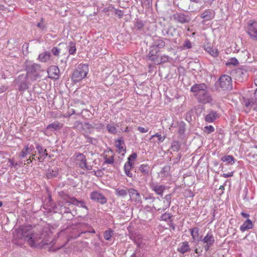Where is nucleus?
<instances>
[{
    "label": "nucleus",
    "instance_id": "nucleus-61",
    "mask_svg": "<svg viewBox=\"0 0 257 257\" xmlns=\"http://www.w3.org/2000/svg\"><path fill=\"white\" fill-rule=\"evenodd\" d=\"M142 3L146 8H149L152 5V0H143Z\"/></svg>",
    "mask_w": 257,
    "mask_h": 257
},
{
    "label": "nucleus",
    "instance_id": "nucleus-42",
    "mask_svg": "<svg viewBox=\"0 0 257 257\" xmlns=\"http://www.w3.org/2000/svg\"><path fill=\"white\" fill-rule=\"evenodd\" d=\"M139 170L144 175H148L150 171V167L148 165H141L139 168Z\"/></svg>",
    "mask_w": 257,
    "mask_h": 257
},
{
    "label": "nucleus",
    "instance_id": "nucleus-21",
    "mask_svg": "<svg viewBox=\"0 0 257 257\" xmlns=\"http://www.w3.org/2000/svg\"><path fill=\"white\" fill-rule=\"evenodd\" d=\"M76 159L78 166L82 169L87 163L85 156L82 153H79L76 156Z\"/></svg>",
    "mask_w": 257,
    "mask_h": 257
},
{
    "label": "nucleus",
    "instance_id": "nucleus-10",
    "mask_svg": "<svg viewBox=\"0 0 257 257\" xmlns=\"http://www.w3.org/2000/svg\"><path fill=\"white\" fill-rule=\"evenodd\" d=\"M146 200L152 199L153 203V208L157 211H161V212L165 211L168 208H164V204L159 197H152L151 196L145 198Z\"/></svg>",
    "mask_w": 257,
    "mask_h": 257
},
{
    "label": "nucleus",
    "instance_id": "nucleus-31",
    "mask_svg": "<svg viewBox=\"0 0 257 257\" xmlns=\"http://www.w3.org/2000/svg\"><path fill=\"white\" fill-rule=\"evenodd\" d=\"M133 167L132 162H127L125 163L124 166V170L125 174L129 177H133V173L131 172L130 170Z\"/></svg>",
    "mask_w": 257,
    "mask_h": 257
},
{
    "label": "nucleus",
    "instance_id": "nucleus-51",
    "mask_svg": "<svg viewBox=\"0 0 257 257\" xmlns=\"http://www.w3.org/2000/svg\"><path fill=\"white\" fill-rule=\"evenodd\" d=\"M106 128L109 133L112 134H115L117 133V130L116 127L110 124H108L106 125Z\"/></svg>",
    "mask_w": 257,
    "mask_h": 257
},
{
    "label": "nucleus",
    "instance_id": "nucleus-26",
    "mask_svg": "<svg viewBox=\"0 0 257 257\" xmlns=\"http://www.w3.org/2000/svg\"><path fill=\"white\" fill-rule=\"evenodd\" d=\"M199 229L197 227H195L190 229L191 235L192 236V237L194 240H197L198 241H200L202 238V236H199Z\"/></svg>",
    "mask_w": 257,
    "mask_h": 257
},
{
    "label": "nucleus",
    "instance_id": "nucleus-23",
    "mask_svg": "<svg viewBox=\"0 0 257 257\" xmlns=\"http://www.w3.org/2000/svg\"><path fill=\"white\" fill-rule=\"evenodd\" d=\"M200 241H201L204 244L213 245L215 242V238L211 232H208L206 235L203 238H202Z\"/></svg>",
    "mask_w": 257,
    "mask_h": 257
},
{
    "label": "nucleus",
    "instance_id": "nucleus-28",
    "mask_svg": "<svg viewBox=\"0 0 257 257\" xmlns=\"http://www.w3.org/2000/svg\"><path fill=\"white\" fill-rule=\"evenodd\" d=\"M34 146L31 145L30 147L28 145L25 147V148L22 150L20 156L22 158H24L26 157L28 154L31 153L34 150Z\"/></svg>",
    "mask_w": 257,
    "mask_h": 257
},
{
    "label": "nucleus",
    "instance_id": "nucleus-35",
    "mask_svg": "<svg viewBox=\"0 0 257 257\" xmlns=\"http://www.w3.org/2000/svg\"><path fill=\"white\" fill-rule=\"evenodd\" d=\"M172 198V195L171 194L166 195L164 197V200L163 201L164 204V208H169L170 206L171 201Z\"/></svg>",
    "mask_w": 257,
    "mask_h": 257
},
{
    "label": "nucleus",
    "instance_id": "nucleus-5",
    "mask_svg": "<svg viewBox=\"0 0 257 257\" xmlns=\"http://www.w3.org/2000/svg\"><path fill=\"white\" fill-rule=\"evenodd\" d=\"M172 18L175 22L181 24H188L191 21V16L183 12H176L173 14Z\"/></svg>",
    "mask_w": 257,
    "mask_h": 257
},
{
    "label": "nucleus",
    "instance_id": "nucleus-36",
    "mask_svg": "<svg viewBox=\"0 0 257 257\" xmlns=\"http://www.w3.org/2000/svg\"><path fill=\"white\" fill-rule=\"evenodd\" d=\"M177 30L175 28L170 26L166 32V36L169 38H172L177 34Z\"/></svg>",
    "mask_w": 257,
    "mask_h": 257
},
{
    "label": "nucleus",
    "instance_id": "nucleus-19",
    "mask_svg": "<svg viewBox=\"0 0 257 257\" xmlns=\"http://www.w3.org/2000/svg\"><path fill=\"white\" fill-rule=\"evenodd\" d=\"M166 45L165 41L160 37H156L154 39L152 46L160 50L163 48Z\"/></svg>",
    "mask_w": 257,
    "mask_h": 257
},
{
    "label": "nucleus",
    "instance_id": "nucleus-11",
    "mask_svg": "<svg viewBox=\"0 0 257 257\" xmlns=\"http://www.w3.org/2000/svg\"><path fill=\"white\" fill-rule=\"evenodd\" d=\"M198 101L202 103H207L211 101V98L208 91L205 89L195 94Z\"/></svg>",
    "mask_w": 257,
    "mask_h": 257
},
{
    "label": "nucleus",
    "instance_id": "nucleus-2",
    "mask_svg": "<svg viewBox=\"0 0 257 257\" xmlns=\"http://www.w3.org/2000/svg\"><path fill=\"white\" fill-rule=\"evenodd\" d=\"M44 234H39L36 233H31L30 236H28L27 241L32 247H36L39 248L43 247L45 245L50 244L51 241H49L47 239L45 238Z\"/></svg>",
    "mask_w": 257,
    "mask_h": 257
},
{
    "label": "nucleus",
    "instance_id": "nucleus-7",
    "mask_svg": "<svg viewBox=\"0 0 257 257\" xmlns=\"http://www.w3.org/2000/svg\"><path fill=\"white\" fill-rule=\"evenodd\" d=\"M247 33L252 40L257 41V22L250 21L248 22Z\"/></svg>",
    "mask_w": 257,
    "mask_h": 257
},
{
    "label": "nucleus",
    "instance_id": "nucleus-50",
    "mask_svg": "<svg viewBox=\"0 0 257 257\" xmlns=\"http://www.w3.org/2000/svg\"><path fill=\"white\" fill-rule=\"evenodd\" d=\"M178 127V133L180 135L184 134L185 131V123L182 121L179 123Z\"/></svg>",
    "mask_w": 257,
    "mask_h": 257
},
{
    "label": "nucleus",
    "instance_id": "nucleus-53",
    "mask_svg": "<svg viewBox=\"0 0 257 257\" xmlns=\"http://www.w3.org/2000/svg\"><path fill=\"white\" fill-rule=\"evenodd\" d=\"M112 230H106L104 232V238L107 240H108L110 239V238L112 236Z\"/></svg>",
    "mask_w": 257,
    "mask_h": 257
},
{
    "label": "nucleus",
    "instance_id": "nucleus-40",
    "mask_svg": "<svg viewBox=\"0 0 257 257\" xmlns=\"http://www.w3.org/2000/svg\"><path fill=\"white\" fill-rule=\"evenodd\" d=\"M221 161L225 162H227L230 165H232L234 163L235 159L232 156H225L221 158Z\"/></svg>",
    "mask_w": 257,
    "mask_h": 257
},
{
    "label": "nucleus",
    "instance_id": "nucleus-30",
    "mask_svg": "<svg viewBox=\"0 0 257 257\" xmlns=\"http://www.w3.org/2000/svg\"><path fill=\"white\" fill-rule=\"evenodd\" d=\"M124 145V142L122 138L118 139L115 141V146L118 149L119 153H121L122 151L125 152V149L123 148Z\"/></svg>",
    "mask_w": 257,
    "mask_h": 257
},
{
    "label": "nucleus",
    "instance_id": "nucleus-55",
    "mask_svg": "<svg viewBox=\"0 0 257 257\" xmlns=\"http://www.w3.org/2000/svg\"><path fill=\"white\" fill-rule=\"evenodd\" d=\"M89 227L90 228V230L82 231L81 232V233H80L78 234V236H81V234H83L87 235V234H89V233H95V231L93 228L90 227V226Z\"/></svg>",
    "mask_w": 257,
    "mask_h": 257
},
{
    "label": "nucleus",
    "instance_id": "nucleus-38",
    "mask_svg": "<svg viewBox=\"0 0 257 257\" xmlns=\"http://www.w3.org/2000/svg\"><path fill=\"white\" fill-rule=\"evenodd\" d=\"M36 149L38 152V153L40 155H43L45 156H47L48 154L47 153V149H44L41 145L40 144H36Z\"/></svg>",
    "mask_w": 257,
    "mask_h": 257
},
{
    "label": "nucleus",
    "instance_id": "nucleus-17",
    "mask_svg": "<svg viewBox=\"0 0 257 257\" xmlns=\"http://www.w3.org/2000/svg\"><path fill=\"white\" fill-rule=\"evenodd\" d=\"M215 13L212 10L208 9L205 10L200 14V17L203 19V23L210 21L214 18Z\"/></svg>",
    "mask_w": 257,
    "mask_h": 257
},
{
    "label": "nucleus",
    "instance_id": "nucleus-59",
    "mask_svg": "<svg viewBox=\"0 0 257 257\" xmlns=\"http://www.w3.org/2000/svg\"><path fill=\"white\" fill-rule=\"evenodd\" d=\"M228 64L236 66L239 64L238 60L235 58L230 59Z\"/></svg>",
    "mask_w": 257,
    "mask_h": 257
},
{
    "label": "nucleus",
    "instance_id": "nucleus-20",
    "mask_svg": "<svg viewBox=\"0 0 257 257\" xmlns=\"http://www.w3.org/2000/svg\"><path fill=\"white\" fill-rule=\"evenodd\" d=\"M151 188L157 194L162 196L164 191L166 189V187L164 185L153 184L151 185Z\"/></svg>",
    "mask_w": 257,
    "mask_h": 257
},
{
    "label": "nucleus",
    "instance_id": "nucleus-34",
    "mask_svg": "<svg viewBox=\"0 0 257 257\" xmlns=\"http://www.w3.org/2000/svg\"><path fill=\"white\" fill-rule=\"evenodd\" d=\"M190 2V0H179L178 5L180 6V9L184 11L189 9Z\"/></svg>",
    "mask_w": 257,
    "mask_h": 257
},
{
    "label": "nucleus",
    "instance_id": "nucleus-39",
    "mask_svg": "<svg viewBox=\"0 0 257 257\" xmlns=\"http://www.w3.org/2000/svg\"><path fill=\"white\" fill-rule=\"evenodd\" d=\"M170 165H166L162 168L160 173L163 175V177H167L170 175Z\"/></svg>",
    "mask_w": 257,
    "mask_h": 257
},
{
    "label": "nucleus",
    "instance_id": "nucleus-46",
    "mask_svg": "<svg viewBox=\"0 0 257 257\" xmlns=\"http://www.w3.org/2000/svg\"><path fill=\"white\" fill-rule=\"evenodd\" d=\"M97 125H98V124H97ZM98 125H99V126L96 127L97 128H101L104 126V125L102 123H99ZM84 125L86 127L87 129L89 130L91 128H94L95 127L94 125H97V124H95L94 123L91 124V123H89V122H85L84 123Z\"/></svg>",
    "mask_w": 257,
    "mask_h": 257
},
{
    "label": "nucleus",
    "instance_id": "nucleus-8",
    "mask_svg": "<svg viewBox=\"0 0 257 257\" xmlns=\"http://www.w3.org/2000/svg\"><path fill=\"white\" fill-rule=\"evenodd\" d=\"M232 73L235 80L239 82H242L244 79L247 78L248 75L247 70L243 66L236 69L232 72Z\"/></svg>",
    "mask_w": 257,
    "mask_h": 257
},
{
    "label": "nucleus",
    "instance_id": "nucleus-9",
    "mask_svg": "<svg viewBox=\"0 0 257 257\" xmlns=\"http://www.w3.org/2000/svg\"><path fill=\"white\" fill-rule=\"evenodd\" d=\"M90 198L92 201L101 205L106 204L107 201V199L104 195L97 191L92 192L90 194Z\"/></svg>",
    "mask_w": 257,
    "mask_h": 257
},
{
    "label": "nucleus",
    "instance_id": "nucleus-63",
    "mask_svg": "<svg viewBox=\"0 0 257 257\" xmlns=\"http://www.w3.org/2000/svg\"><path fill=\"white\" fill-rule=\"evenodd\" d=\"M115 14L118 16L119 18H121L123 15V12L119 10H115Z\"/></svg>",
    "mask_w": 257,
    "mask_h": 257
},
{
    "label": "nucleus",
    "instance_id": "nucleus-12",
    "mask_svg": "<svg viewBox=\"0 0 257 257\" xmlns=\"http://www.w3.org/2000/svg\"><path fill=\"white\" fill-rule=\"evenodd\" d=\"M130 200L136 203H142V199L139 192L134 188H130L127 190Z\"/></svg>",
    "mask_w": 257,
    "mask_h": 257
},
{
    "label": "nucleus",
    "instance_id": "nucleus-24",
    "mask_svg": "<svg viewBox=\"0 0 257 257\" xmlns=\"http://www.w3.org/2000/svg\"><path fill=\"white\" fill-rule=\"evenodd\" d=\"M51 57V54L50 51H46L43 52L39 55L38 59L43 63L47 62Z\"/></svg>",
    "mask_w": 257,
    "mask_h": 257
},
{
    "label": "nucleus",
    "instance_id": "nucleus-45",
    "mask_svg": "<svg viewBox=\"0 0 257 257\" xmlns=\"http://www.w3.org/2000/svg\"><path fill=\"white\" fill-rule=\"evenodd\" d=\"M68 51L70 54L73 55L76 52V44L74 42L71 41L69 44Z\"/></svg>",
    "mask_w": 257,
    "mask_h": 257
},
{
    "label": "nucleus",
    "instance_id": "nucleus-54",
    "mask_svg": "<svg viewBox=\"0 0 257 257\" xmlns=\"http://www.w3.org/2000/svg\"><path fill=\"white\" fill-rule=\"evenodd\" d=\"M204 131L206 133L209 134L214 131V128L213 126L210 125L205 126Z\"/></svg>",
    "mask_w": 257,
    "mask_h": 257
},
{
    "label": "nucleus",
    "instance_id": "nucleus-25",
    "mask_svg": "<svg viewBox=\"0 0 257 257\" xmlns=\"http://www.w3.org/2000/svg\"><path fill=\"white\" fill-rule=\"evenodd\" d=\"M206 88L207 86L204 83L195 84L191 87V91L195 93H197L198 92L203 91Z\"/></svg>",
    "mask_w": 257,
    "mask_h": 257
},
{
    "label": "nucleus",
    "instance_id": "nucleus-27",
    "mask_svg": "<svg viewBox=\"0 0 257 257\" xmlns=\"http://www.w3.org/2000/svg\"><path fill=\"white\" fill-rule=\"evenodd\" d=\"M253 227L252 221L249 219H247L240 227V230L242 232H244L249 229H251Z\"/></svg>",
    "mask_w": 257,
    "mask_h": 257
},
{
    "label": "nucleus",
    "instance_id": "nucleus-4",
    "mask_svg": "<svg viewBox=\"0 0 257 257\" xmlns=\"http://www.w3.org/2000/svg\"><path fill=\"white\" fill-rule=\"evenodd\" d=\"M28 77L25 74L19 75L14 81L15 84L18 86L20 92L23 93L29 88V82Z\"/></svg>",
    "mask_w": 257,
    "mask_h": 257
},
{
    "label": "nucleus",
    "instance_id": "nucleus-13",
    "mask_svg": "<svg viewBox=\"0 0 257 257\" xmlns=\"http://www.w3.org/2000/svg\"><path fill=\"white\" fill-rule=\"evenodd\" d=\"M32 226L31 225L21 226L18 229V233L21 234V238H24L26 240L28 238V236H30L31 233H32L31 230Z\"/></svg>",
    "mask_w": 257,
    "mask_h": 257
},
{
    "label": "nucleus",
    "instance_id": "nucleus-37",
    "mask_svg": "<svg viewBox=\"0 0 257 257\" xmlns=\"http://www.w3.org/2000/svg\"><path fill=\"white\" fill-rule=\"evenodd\" d=\"M115 195L118 197H124L126 196L128 192L126 189H120L119 188L115 189Z\"/></svg>",
    "mask_w": 257,
    "mask_h": 257
},
{
    "label": "nucleus",
    "instance_id": "nucleus-33",
    "mask_svg": "<svg viewBox=\"0 0 257 257\" xmlns=\"http://www.w3.org/2000/svg\"><path fill=\"white\" fill-rule=\"evenodd\" d=\"M58 174V171L57 169L53 170L52 169H48L46 172V176L48 179H52L54 177H56L57 176Z\"/></svg>",
    "mask_w": 257,
    "mask_h": 257
},
{
    "label": "nucleus",
    "instance_id": "nucleus-14",
    "mask_svg": "<svg viewBox=\"0 0 257 257\" xmlns=\"http://www.w3.org/2000/svg\"><path fill=\"white\" fill-rule=\"evenodd\" d=\"M160 51L161 50L150 46L149 48V53L147 55V57L151 61L156 63L159 59V55L158 54Z\"/></svg>",
    "mask_w": 257,
    "mask_h": 257
},
{
    "label": "nucleus",
    "instance_id": "nucleus-62",
    "mask_svg": "<svg viewBox=\"0 0 257 257\" xmlns=\"http://www.w3.org/2000/svg\"><path fill=\"white\" fill-rule=\"evenodd\" d=\"M9 162L10 163V167H14L16 168L18 165L17 163L14 162V159H9Z\"/></svg>",
    "mask_w": 257,
    "mask_h": 257
},
{
    "label": "nucleus",
    "instance_id": "nucleus-56",
    "mask_svg": "<svg viewBox=\"0 0 257 257\" xmlns=\"http://www.w3.org/2000/svg\"><path fill=\"white\" fill-rule=\"evenodd\" d=\"M154 137H157L158 138V140L160 142H163L165 139V136H162L161 135H159L158 133H156V134L152 136L151 138L150 139L154 138Z\"/></svg>",
    "mask_w": 257,
    "mask_h": 257
},
{
    "label": "nucleus",
    "instance_id": "nucleus-64",
    "mask_svg": "<svg viewBox=\"0 0 257 257\" xmlns=\"http://www.w3.org/2000/svg\"><path fill=\"white\" fill-rule=\"evenodd\" d=\"M88 142L93 145H96L97 144V141L96 139L91 137L89 140H88Z\"/></svg>",
    "mask_w": 257,
    "mask_h": 257
},
{
    "label": "nucleus",
    "instance_id": "nucleus-49",
    "mask_svg": "<svg viewBox=\"0 0 257 257\" xmlns=\"http://www.w3.org/2000/svg\"><path fill=\"white\" fill-rule=\"evenodd\" d=\"M172 217V215L170 213L165 212L161 216L160 220L167 221L168 220H171Z\"/></svg>",
    "mask_w": 257,
    "mask_h": 257
},
{
    "label": "nucleus",
    "instance_id": "nucleus-22",
    "mask_svg": "<svg viewBox=\"0 0 257 257\" xmlns=\"http://www.w3.org/2000/svg\"><path fill=\"white\" fill-rule=\"evenodd\" d=\"M191 248L187 241L183 242L179 247L177 248V251L184 254L186 252H190Z\"/></svg>",
    "mask_w": 257,
    "mask_h": 257
},
{
    "label": "nucleus",
    "instance_id": "nucleus-18",
    "mask_svg": "<svg viewBox=\"0 0 257 257\" xmlns=\"http://www.w3.org/2000/svg\"><path fill=\"white\" fill-rule=\"evenodd\" d=\"M218 117L219 115L216 111L210 110L205 116V120L208 122H212Z\"/></svg>",
    "mask_w": 257,
    "mask_h": 257
},
{
    "label": "nucleus",
    "instance_id": "nucleus-58",
    "mask_svg": "<svg viewBox=\"0 0 257 257\" xmlns=\"http://www.w3.org/2000/svg\"><path fill=\"white\" fill-rule=\"evenodd\" d=\"M244 105L246 108L252 107V103L251 102V99H247L244 100Z\"/></svg>",
    "mask_w": 257,
    "mask_h": 257
},
{
    "label": "nucleus",
    "instance_id": "nucleus-32",
    "mask_svg": "<svg viewBox=\"0 0 257 257\" xmlns=\"http://www.w3.org/2000/svg\"><path fill=\"white\" fill-rule=\"evenodd\" d=\"M204 50L214 57H216L218 55V51L215 48L211 47L209 46H205Z\"/></svg>",
    "mask_w": 257,
    "mask_h": 257
},
{
    "label": "nucleus",
    "instance_id": "nucleus-57",
    "mask_svg": "<svg viewBox=\"0 0 257 257\" xmlns=\"http://www.w3.org/2000/svg\"><path fill=\"white\" fill-rule=\"evenodd\" d=\"M51 52L55 56H58L60 53V49L57 47H53L51 50Z\"/></svg>",
    "mask_w": 257,
    "mask_h": 257
},
{
    "label": "nucleus",
    "instance_id": "nucleus-44",
    "mask_svg": "<svg viewBox=\"0 0 257 257\" xmlns=\"http://www.w3.org/2000/svg\"><path fill=\"white\" fill-rule=\"evenodd\" d=\"M65 197H66V195L64 197V200L65 201V203L61 207V210H63L64 211V212L66 213H71V209L69 207L66 206V205L69 206V205H70L69 203L66 204V201H68L69 200H67V199Z\"/></svg>",
    "mask_w": 257,
    "mask_h": 257
},
{
    "label": "nucleus",
    "instance_id": "nucleus-43",
    "mask_svg": "<svg viewBox=\"0 0 257 257\" xmlns=\"http://www.w3.org/2000/svg\"><path fill=\"white\" fill-rule=\"evenodd\" d=\"M171 148L173 151H179L181 148L180 143L178 141H173L171 144Z\"/></svg>",
    "mask_w": 257,
    "mask_h": 257
},
{
    "label": "nucleus",
    "instance_id": "nucleus-3",
    "mask_svg": "<svg viewBox=\"0 0 257 257\" xmlns=\"http://www.w3.org/2000/svg\"><path fill=\"white\" fill-rule=\"evenodd\" d=\"M88 71V66L85 64H79L77 69H76L72 75V80L76 83L85 78Z\"/></svg>",
    "mask_w": 257,
    "mask_h": 257
},
{
    "label": "nucleus",
    "instance_id": "nucleus-48",
    "mask_svg": "<svg viewBox=\"0 0 257 257\" xmlns=\"http://www.w3.org/2000/svg\"><path fill=\"white\" fill-rule=\"evenodd\" d=\"M169 57L168 56L164 55L161 57L160 60L158 59V61H157V63H156L155 64L159 65L162 63H166L169 61Z\"/></svg>",
    "mask_w": 257,
    "mask_h": 257
},
{
    "label": "nucleus",
    "instance_id": "nucleus-6",
    "mask_svg": "<svg viewBox=\"0 0 257 257\" xmlns=\"http://www.w3.org/2000/svg\"><path fill=\"white\" fill-rule=\"evenodd\" d=\"M218 82L223 90H229L232 89V79L228 75H222L219 78Z\"/></svg>",
    "mask_w": 257,
    "mask_h": 257
},
{
    "label": "nucleus",
    "instance_id": "nucleus-47",
    "mask_svg": "<svg viewBox=\"0 0 257 257\" xmlns=\"http://www.w3.org/2000/svg\"><path fill=\"white\" fill-rule=\"evenodd\" d=\"M181 47L184 50L191 49L192 47V43L189 40L186 39Z\"/></svg>",
    "mask_w": 257,
    "mask_h": 257
},
{
    "label": "nucleus",
    "instance_id": "nucleus-60",
    "mask_svg": "<svg viewBox=\"0 0 257 257\" xmlns=\"http://www.w3.org/2000/svg\"><path fill=\"white\" fill-rule=\"evenodd\" d=\"M137 157V154L136 153H134L128 157L127 158V162H132L133 161L135 160Z\"/></svg>",
    "mask_w": 257,
    "mask_h": 257
},
{
    "label": "nucleus",
    "instance_id": "nucleus-15",
    "mask_svg": "<svg viewBox=\"0 0 257 257\" xmlns=\"http://www.w3.org/2000/svg\"><path fill=\"white\" fill-rule=\"evenodd\" d=\"M47 73L49 78L56 80L59 77L60 70L57 66L52 65L48 68Z\"/></svg>",
    "mask_w": 257,
    "mask_h": 257
},
{
    "label": "nucleus",
    "instance_id": "nucleus-1",
    "mask_svg": "<svg viewBox=\"0 0 257 257\" xmlns=\"http://www.w3.org/2000/svg\"><path fill=\"white\" fill-rule=\"evenodd\" d=\"M26 70L27 71L26 75L32 81L41 78L42 77L41 73L44 71L40 64L35 63H30L26 64Z\"/></svg>",
    "mask_w": 257,
    "mask_h": 257
},
{
    "label": "nucleus",
    "instance_id": "nucleus-16",
    "mask_svg": "<svg viewBox=\"0 0 257 257\" xmlns=\"http://www.w3.org/2000/svg\"><path fill=\"white\" fill-rule=\"evenodd\" d=\"M66 197L69 199L68 201H66V204L69 203L70 204L76 205L78 207L84 208L86 209V210H88L87 207L86 206V203L85 201L82 200H78L75 197H70L68 195H66Z\"/></svg>",
    "mask_w": 257,
    "mask_h": 257
},
{
    "label": "nucleus",
    "instance_id": "nucleus-52",
    "mask_svg": "<svg viewBox=\"0 0 257 257\" xmlns=\"http://www.w3.org/2000/svg\"><path fill=\"white\" fill-rule=\"evenodd\" d=\"M105 161L103 163V166L105 164H113L114 163V157L113 156L110 157L109 158H107V155L104 156Z\"/></svg>",
    "mask_w": 257,
    "mask_h": 257
},
{
    "label": "nucleus",
    "instance_id": "nucleus-41",
    "mask_svg": "<svg viewBox=\"0 0 257 257\" xmlns=\"http://www.w3.org/2000/svg\"><path fill=\"white\" fill-rule=\"evenodd\" d=\"M145 25V23L139 20H137L135 23V29L138 31H142Z\"/></svg>",
    "mask_w": 257,
    "mask_h": 257
},
{
    "label": "nucleus",
    "instance_id": "nucleus-29",
    "mask_svg": "<svg viewBox=\"0 0 257 257\" xmlns=\"http://www.w3.org/2000/svg\"><path fill=\"white\" fill-rule=\"evenodd\" d=\"M63 124L58 121H54V122L49 124L47 128L52 131H57L61 129L62 127Z\"/></svg>",
    "mask_w": 257,
    "mask_h": 257
}]
</instances>
